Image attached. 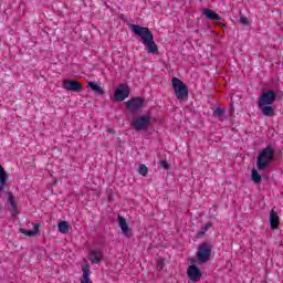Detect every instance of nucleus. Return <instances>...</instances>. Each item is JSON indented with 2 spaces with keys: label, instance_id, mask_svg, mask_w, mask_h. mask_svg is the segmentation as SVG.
<instances>
[{
  "label": "nucleus",
  "instance_id": "11",
  "mask_svg": "<svg viewBox=\"0 0 283 283\" xmlns=\"http://www.w3.org/2000/svg\"><path fill=\"white\" fill-rule=\"evenodd\" d=\"M8 209L12 213V216H19V209L17 208V200H14V195L12 192H8Z\"/></svg>",
  "mask_w": 283,
  "mask_h": 283
},
{
  "label": "nucleus",
  "instance_id": "9",
  "mask_svg": "<svg viewBox=\"0 0 283 283\" xmlns=\"http://www.w3.org/2000/svg\"><path fill=\"white\" fill-rule=\"evenodd\" d=\"M62 87L63 90H66V92H81L83 90V84L74 80H65Z\"/></svg>",
  "mask_w": 283,
  "mask_h": 283
},
{
  "label": "nucleus",
  "instance_id": "14",
  "mask_svg": "<svg viewBox=\"0 0 283 283\" xmlns=\"http://www.w3.org/2000/svg\"><path fill=\"white\" fill-rule=\"evenodd\" d=\"M82 277L80 279L81 283H92V279H90V275H92V271L90 270V264H85L82 266Z\"/></svg>",
  "mask_w": 283,
  "mask_h": 283
},
{
  "label": "nucleus",
  "instance_id": "15",
  "mask_svg": "<svg viewBox=\"0 0 283 283\" xmlns=\"http://www.w3.org/2000/svg\"><path fill=\"white\" fill-rule=\"evenodd\" d=\"M202 15L206 17L207 19H210V21H220V17L218 15V13H216L213 10L211 9H202L201 10Z\"/></svg>",
  "mask_w": 283,
  "mask_h": 283
},
{
  "label": "nucleus",
  "instance_id": "26",
  "mask_svg": "<svg viewBox=\"0 0 283 283\" xmlns=\"http://www.w3.org/2000/svg\"><path fill=\"white\" fill-rule=\"evenodd\" d=\"M239 21L242 25H249V19L244 15H241Z\"/></svg>",
  "mask_w": 283,
  "mask_h": 283
},
{
  "label": "nucleus",
  "instance_id": "7",
  "mask_svg": "<svg viewBox=\"0 0 283 283\" xmlns=\"http://www.w3.org/2000/svg\"><path fill=\"white\" fill-rule=\"evenodd\" d=\"M130 94L129 86L127 84H119L114 94V101L120 103L125 101Z\"/></svg>",
  "mask_w": 283,
  "mask_h": 283
},
{
  "label": "nucleus",
  "instance_id": "12",
  "mask_svg": "<svg viewBox=\"0 0 283 283\" xmlns=\"http://www.w3.org/2000/svg\"><path fill=\"white\" fill-rule=\"evenodd\" d=\"M88 260L92 264H101V262H103V253L101 251L93 250L88 255Z\"/></svg>",
  "mask_w": 283,
  "mask_h": 283
},
{
  "label": "nucleus",
  "instance_id": "23",
  "mask_svg": "<svg viewBox=\"0 0 283 283\" xmlns=\"http://www.w3.org/2000/svg\"><path fill=\"white\" fill-rule=\"evenodd\" d=\"M137 171H138V174H139L140 176H144V177H145V176H147V174H149V168H147V167L145 166V164H142V165H139Z\"/></svg>",
  "mask_w": 283,
  "mask_h": 283
},
{
  "label": "nucleus",
  "instance_id": "20",
  "mask_svg": "<svg viewBox=\"0 0 283 283\" xmlns=\"http://www.w3.org/2000/svg\"><path fill=\"white\" fill-rule=\"evenodd\" d=\"M57 229L60 231V233H70V223L67 221H61L57 224Z\"/></svg>",
  "mask_w": 283,
  "mask_h": 283
},
{
  "label": "nucleus",
  "instance_id": "8",
  "mask_svg": "<svg viewBox=\"0 0 283 283\" xmlns=\"http://www.w3.org/2000/svg\"><path fill=\"white\" fill-rule=\"evenodd\" d=\"M187 276L190 282H200L202 280V272L196 264L189 265L187 269Z\"/></svg>",
  "mask_w": 283,
  "mask_h": 283
},
{
  "label": "nucleus",
  "instance_id": "25",
  "mask_svg": "<svg viewBox=\"0 0 283 283\" xmlns=\"http://www.w3.org/2000/svg\"><path fill=\"white\" fill-rule=\"evenodd\" d=\"M157 269L158 271H163V269H165V260L160 259L157 261Z\"/></svg>",
  "mask_w": 283,
  "mask_h": 283
},
{
  "label": "nucleus",
  "instance_id": "4",
  "mask_svg": "<svg viewBox=\"0 0 283 283\" xmlns=\"http://www.w3.org/2000/svg\"><path fill=\"white\" fill-rule=\"evenodd\" d=\"M172 87L175 90V96L178 101H185L189 96V87L186 86L185 82H182L178 77L172 78Z\"/></svg>",
  "mask_w": 283,
  "mask_h": 283
},
{
  "label": "nucleus",
  "instance_id": "18",
  "mask_svg": "<svg viewBox=\"0 0 283 283\" xmlns=\"http://www.w3.org/2000/svg\"><path fill=\"white\" fill-rule=\"evenodd\" d=\"M88 87H91L92 92H95L96 94H98V96H103V94H105V91L103 90V87L96 84V82H88Z\"/></svg>",
  "mask_w": 283,
  "mask_h": 283
},
{
  "label": "nucleus",
  "instance_id": "10",
  "mask_svg": "<svg viewBox=\"0 0 283 283\" xmlns=\"http://www.w3.org/2000/svg\"><path fill=\"white\" fill-rule=\"evenodd\" d=\"M143 105H145V99H143V97H133L126 102V107L130 112H138Z\"/></svg>",
  "mask_w": 283,
  "mask_h": 283
},
{
  "label": "nucleus",
  "instance_id": "1",
  "mask_svg": "<svg viewBox=\"0 0 283 283\" xmlns=\"http://www.w3.org/2000/svg\"><path fill=\"white\" fill-rule=\"evenodd\" d=\"M132 30L134 34L140 36L143 44L147 48L148 54H158V44L154 41V33H151L149 28L132 24Z\"/></svg>",
  "mask_w": 283,
  "mask_h": 283
},
{
  "label": "nucleus",
  "instance_id": "17",
  "mask_svg": "<svg viewBox=\"0 0 283 283\" xmlns=\"http://www.w3.org/2000/svg\"><path fill=\"white\" fill-rule=\"evenodd\" d=\"M118 224L122 229V233H124V235H129V226L127 224V220H125V218H123L122 216H118Z\"/></svg>",
  "mask_w": 283,
  "mask_h": 283
},
{
  "label": "nucleus",
  "instance_id": "22",
  "mask_svg": "<svg viewBox=\"0 0 283 283\" xmlns=\"http://www.w3.org/2000/svg\"><path fill=\"white\" fill-rule=\"evenodd\" d=\"M252 180L255 185H260V182H262V176H260V172L255 169H252Z\"/></svg>",
  "mask_w": 283,
  "mask_h": 283
},
{
  "label": "nucleus",
  "instance_id": "3",
  "mask_svg": "<svg viewBox=\"0 0 283 283\" xmlns=\"http://www.w3.org/2000/svg\"><path fill=\"white\" fill-rule=\"evenodd\" d=\"M273 160H275V150L272 146H266L259 153L256 158V169H259V171H264Z\"/></svg>",
  "mask_w": 283,
  "mask_h": 283
},
{
  "label": "nucleus",
  "instance_id": "24",
  "mask_svg": "<svg viewBox=\"0 0 283 283\" xmlns=\"http://www.w3.org/2000/svg\"><path fill=\"white\" fill-rule=\"evenodd\" d=\"M20 232H22L23 235H28L29 238L36 235V231L33 230L20 229Z\"/></svg>",
  "mask_w": 283,
  "mask_h": 283
},
{
  "label": "nucleus",
  "instance_id": "21",
  "mask_svg": "<svg viewBox=\"0 0 283 283\" xmlns=\"http://www.w3.org/2000/svg\"><path fill=\"white\" fill-rule=\"evenodd\" d=\"M211 227H213V224L211 222L206 223L200 231L197 233V238H202L205 237V234L207 233V231H209V229H211Z\"/></svg>",
  "mask_w": 283,
  "mask_h": 283
},
{
  "label": "nucleus",
  "instance_id": "2",
  "mask_svg": "<svg viewBox=\"0 0 283 283\" xmlns=\"http://www.w3.org/2000/svg\"><path fill=\"white\" fill-rule=\"evenodd\" d=\"M274 101H277L275 91H266L261 94L258 101V108L263 116H266L268 118H273V116H275V108L272 106Z\"/></svg>",
  "mask_w": 283,
  "mask_h": 283
},
{
  "label": "nucleus",
  "instance_id": "28",
  "mask_svg": "<svg viewBox=\"0 0 283 283\" xmlns=\"http://www.w3.org/2000/svg\"><path fill=\"white\" fill-rule=\"evenodd\" d=\"M39 227H40V224L39 223H35L34 226H33V231H36V234L39 233Z\"/></svg>",
  "mask_w": 283,
  "mask_h": 283
},
{
  "label": "nucleus",
  "instance_id": "19",
  "mask_svg": "<svg viewBox=\"0 0 283 283\" xmlns=\"http://www.w3.org/2000/svg\"><path fill=\"white\" fill-rule=\"evenodd\" d=\"M224 114H227V111L224 108L218 107L213 111L214 118H218V120L221 122L224 120Z\"/></svg>",
  "mask_w": 283,
  "mask_h": 283
},
{
  "label": "nucleus",
  "instance_id": "5",
  "mask_svg": "<svg viewBox=\"0 0 283 283\" xmlns=\"http://www.w3.org/2000/svg\"><path fill=\"white\" fill-rule=\"evenodd\" d=\"M151 123V116L142 115L135 117L132 122V127L135 128V132H147L149 129V124Z\"/></svg>",
  "mask_w": 283,
  "mask_h": 283
},
{
  "label": "nucleus",
  "instance_id": "27",
  "mask_svg": "<svg viewBox=\"0 0 283 283\" xmlns=\"http://www.w3.org/2000/svg\"><path fill=\"white\" fill-rule=\"evenodd\" d=\"M160 167H163L164 169H169V163L163 160L159 163Z\"/></svg>",
  "mask_w": 283,
  "mask_h": 283
},
{
  "label": "nucleus",
  "instance_id": "6",
  "mask_svg": "<svg viewBox=\"0 0 283 283\" xmlns=\"http://www.w3.org/2000/svg\"><path fill=\"white\" fill-rule=\"evenodd\" d=\"M197 259L200 264H205L211 260V244L203 242L199 247V251L197 252Z\"/></svg>",
  "mask_w": 283,
  "mask_h": 283
},
{
  "label": "nucleus",
  "instance_id": "16",
  "mask_svg": "<svg viewBox=\"0 0 283 283\" xmlns=\"http://www.w3.org/2000/svg\"><path fill=\"white\" fill-rule=\"evenodd\" d=\"M277 224H280V216L275 210H271L270 212V227L271 229H277Z\"/></svg>",
  "mask_w": 283,
  "mask_h": 283
},
{
  "label": "nucleus",
  "instance_id": "13",
  "mask_svg": "<svg viewBox=\"0 0 283 283\" xmlns=\"http://www.w3.org/2000/svg\"><path fill=\"white\" fill-rule=\"evenodd\" d=\"M8 187V172L0 164V193Z\"/></svg>",
  "mask_w": 283,
  "mask_h": 283
}]
</instances>
